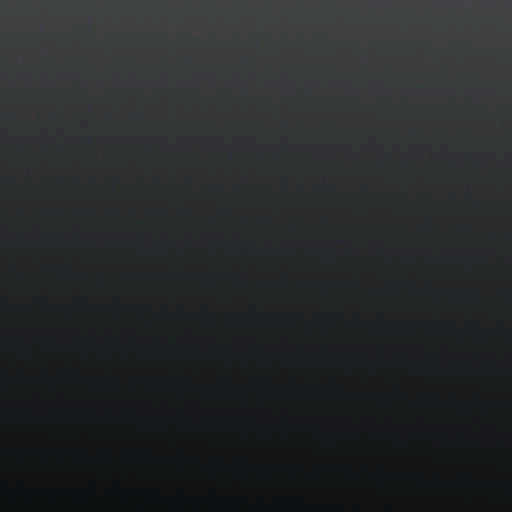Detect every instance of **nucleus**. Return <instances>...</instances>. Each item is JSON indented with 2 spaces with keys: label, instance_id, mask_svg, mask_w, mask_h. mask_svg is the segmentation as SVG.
Wrapping results in <instances>:
<instances>
[{
  "label": "nucleus",
  "instance_id": "f257e3e1",
  "mask_svg": "<svg viewBox=\"0 0 512 512\" xmlns=\"http://www.w3.org/2000/svg\"><path fill=\"white\" fill-rule=\"evenodd\" d=\"M209 7V3L207 0H187L181 11L185 15L189 16H199L206 12Z\"/></svg>",
  "mask_w": 512,
  "mask_h": 512
},
{
  "label": "nucleus",
  "instance_id": "f03ea898",
  "mask_svg": "<svg viewBox=\"0 0 512 512\" xmlns=\"http://www.w3.org/2000/svg\"><path fill=\"white\" fill-rule=\"evenodd\" d=\"M83 9L88 13H95L96 12V6L95 3L92 1L85 2L83 4Z\"/></svg>",
  "mask_w": 512,
  "mask_h": 512
},
{
  "label": "nucleus",
  "instance_id": "7ed1b4c3",
  "mask_svg": "<svg viewBox=\"0 0 512 512\" xmlns=\"http://www.w3.org/2000/svg\"><path fill=\"white\" fill-rule=\"evenodd\" d=\"M132 5H111V4H108L107 6V9H121V10H126L128 8H131Z\"/></svg>",
  "mask_w": 512,
  "mask_h": 512
},
{
  "label": "nucleus",
  "instance_id": "20e7f679",
  "mask_svg": "<svg viewBox=\"0 0 512 512\" xmlns=\"http://www.w3.org/2000/svg\"><path fill=\"white\" fill-rule=\"evenodd\" d=\"M323 11H325V12L326 11H329V12L334 11V5L333 4H329V5L324 4L323 5Z\"/></svg>",
  "mask_w": 512,
  "mask_h": 512
},
{
  "label": "nucleus",
  "instance_id": "39448f33",
  "mask_svg": "<svg viewBox=\"0 0 512 512\" xmlns=\"http://www.w3.org/2000/svg\"><path fill=\"white\" fill-rule=\"evenodd\" d=\"M155 8H157V10L163 11L164 10V5L163 4L156 5Z\"/></svg>",
  "mask_w": 512,
  "mask_h": 512
},
{
  "label": "nucleus",
  "instance_id": "423d86ee",
  "mask_svg": "<svg viewBox=\"0 0 512 512\" xmlns=\"http://www.w3.org/2000/svg\"><path fill=\"white\" fill-rule=\"evenodd\" d=\"M0 10H2V4H0Z\"/></svg>",
  "mask_w": 512,
  "mask_h": 512
}]
</instances>
